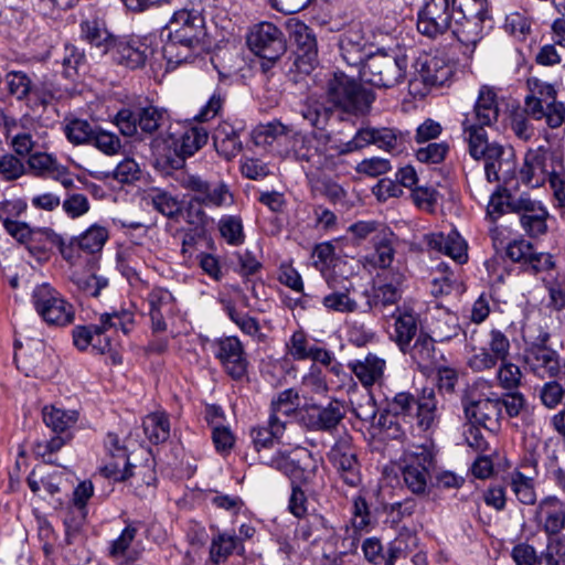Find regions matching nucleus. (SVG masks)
Segmentation results:
<instances>
[{
    "label": "nucleus",
    "instance_id": "f257e3e1",
    "mask_svg": "<svg viewBox=\"0 0 565 565\" xmlns=\"http://www.w3.org/2000/svg\"><path fill=\"white\" fill-rule=\"evenodd\" d=\"M134 316L129 311L106 312L99 317L98 323L77 326L73 329V342L79 350L89 345L96 352L105 354L114 352V335L120 329L125 334L131 331Z\"/></svg>",
    "mask_w": 565,
    "mask_h": 565
},
{
    "label": "nucleus",
    "instance_id": "f03ea898",
    "mask_svg": "<svg viewBox=\"0 0 565 565\" xmlns=\"http://www.w3.org/2000/svg\"><path fill=\"white\" fill-rule=\"evenodd\" d=\"M326 96L330 104L348 114H363L375 99L372 90L343 72H334L327 79Z\"/></svg>",
    "mask_w": 565,
    "mask_h": 565
},
{
    "label": "nucleus",
    "instance_id": "7ed1b4c3",
    "mask_svg": "<svg viewBox=\"0 0 565 565\" xmlns=\"http://www.w3.org/2000/svg\"><path fill=\"white\" fill-rule=\"evenodd\" d=\"M262 463L281 472L291 483L311 484L316 481L321 458L306 448L277 450L270 456L259 455Z\"/></svg>",
    "mask_w": 565,
    "mask_h": 565
},
{
    "label": "nucleus",
    "instance_id": "20e7f679",
    "mask_svg": "<svg viewBox=\"0 0 565 565\" xmlns=\"http://www.w3.org/2000/svg\"><path fill=\"white\" fill-rule=\"evenodd\" d=\"M407 64L405 54L379 50L363 62L361 77L376 88H393L405 81Z\"/></svg>",
    "mask_w": 565,
    "mask_h": 565
},
{
    "label": "nucleus",
    "instance_id": "39448f33",
    "mask_svg": "<svg viewBox=\"0 0 565 565\" xmlns=\"http://www.w3.org/2000/svg\"><path fill=\"white\" fill-rule=\"evenodd\" d=\"M331 136L328 131L301 132L294 129L284 150L286 158L307 163L310 168L321 170L329 163L331 157L329 143Z\"/></svg>",
    "mask_w": 565,
    "mask_h": 565
},
{
    "label": "nucleus",
    "instance_id": "423d86ee",
    "mask_svg": "<svg viewBox=\"0 0 565 565\" xmlns=\"http://www.w3.org/2000/svg\"><path fill=\"white\" fill-rule=\"evenodd\" d=\"M170 43L164 46V55L172 61L177 45L194 49L204 36V17L195 9H181L173 13L168 23Z\"/></svg>",
    "mask_w": 565,
    "mask_h": 565
},
{
    "label": "nucleus",
    "instance_id": "0eeeda50",
    "mask_svg": "<svg viewBox=\"0 0 565 565\" xmlns=\"http://www.w3.org/2000/svg\"><path fill=\"white\" fill-rule=\"evenodd\" d=\"M412 67L408 84L411 94L415 96H425L428 88L445 85L454 75V67L448 61L426 53L420 54Z\"/></svg>",
    "mask_w": 565,
    "mask_h": 565
},
{
    "label": "nucleus",
    "instance_id": "6e6552de",
    "mask_svg": "<svg viewBox=\"0 0 565 565\" xmlns=\"http://www.w3.org/2000/svg\"><path fill=\"white\" fill-rule=\"evenodd\" d=\"M434 452L424 445L406 450L402 458V479L408 491L416 495L428 493V482L434 468Z\"/></svg>",
    "mask_w": 565,
    "mask_h": 565
},
{
    "label": "nucleus",
    "instance_id": "1a4fd4ad",
    "mask_svg": "<svg viewBox=\"0 0 565 565\" xmlns=\"http://www.w3.org/2000/svg\"><path fill=\"white\" fill-rule=\"evenodd\" d=\"M507 207L519 217V223L526 236L537 238L548 231L550 212L544 203L532 198L527 192L509 194Z\"/></svg>",
    "mask_w": 565,
    "mask_h": 565
},
{
    "label": "nucleus",
    "instance_id": "9d476101",
    "mask_svg": "<svg viewBox=\"0 0 565 565\" xmlns=\"http://www.w3.org/2000/svg\"><path fill=\"white\" fill-rule=\"evenodd\" d=\"M246 41L249 50L263 60L264 72H267L286 52L284 34L271 22H259L250 26Z\"/></svg>",
    "mask_w": 565,
    "mask_h": 565
},
{
    "label": "nucleus",
    "instance_id": "9b49d317",
    "mask_svg": "<svg viewBox=\"0 0 565 565\" xmlns=\"http://www.w3.org/2000/svg\"><path fill=\"white\" fill-rule=\"evenodd\" d=\"M178 184L194 194V200L207 207H225L234 202L228 185L223 181H207L199 174L180 170L174 174Z\"/></svg>",
    "mask_w": 565,
    "mask_h": 565
},
{
    "label": "nucleus",
    "instance_id": "f8f14e48",
    "mask_svg": "<svg viewBox=\"0 0 565 565\" xmlns=\"http://www.w3.org/2000/svg\"><path fill=\"white\" fill-rule=\"evenodd\" d=\"M525 97L524 110L534 120L545 119L546 125L556 129L565 121V106L556 100V92L550 84H541Z\"/></svg>",
    "mask_w": 565,
    "mask_h": 565
},
{
    "label": "nucleus",
    "instance_id": "ddd939ff",
    "mask_svg": "<svg viewBox=\"0 0 565 565\" xmlns=\"http://www.w3.org/2000/svg\"><path fill=\"white\" fill-rule=\"evenodd\" d=\"M407 141V135L388 127H366L359 129L353 138L337 148L338 153L347 154L375 145L388 152H401Z\"/></svg>",
    "mask_w": 565,
    "mask_h": 565
},
{
    "label": "nucleus",
    "instance_id": "4468645a",
    "mask_svg": "<svg viewBox=\"0 0 565 565\" xmlns=\"http://www.w3.org/2000/svg\"><path fill=\"white\" fill-rule=\"evenodd\" d=\"M32 302L40 317L49 324L66 326L74 320V308L49 284L34 288Z\"/></svg>",
    "mask_w": 565,
    "mask_h": 565
},
{
    "label": "nucleus",
    "instance_id": "2eb2a0df",
    "mask_svg": "<svg viewBox=\"0 0 565 565\" xmlns=\"http://www.w3.org/2000/svg\"><path fill=\"white\" fill-rule=\"evenodd\" d=\"M167 118V111L156 106H147L136 111L125 108L117 113L115 124L120 132L127 137L137 135L152 136L157 132Z\"/></svg>",
    "mask_w": 565,
    "mask_h": 565
},
{
    "label": "nucleus",
    "instance_id": "dca6fc26",
    "mask_svg": "<svg viewBox=\"0 0 565 565\" xmlns=\"http://www.w3.org/2000/svg\"><path fill=\"white\" fill-rule=\"evenodd\" d=\"M107 54L114 63L136 70L146 64L153 49L149 38L122 35L115 36Z\"/></svg>",
    "mask_w": 565,
    "mask_h": 565
},
{
    "label": "nucleus",
    "instance_id": "f3484780",
    "mask_svg": "<svg viewBox=\"0 0 565 565\" xmlns=\"http://www.w3.org/2000/svg\"><path fill=\"white\" fill-rule=\"evenodd\" d=\"M556 173L554 156L544 146L529 149L519 171L521 182L532 189L543 186Z\"/></svg>",
    "mask_w": 565,
    "mask_h": 565
},
{
    "label": "nucleus",
    "instance_id": "a211bd4d",
    "mask_svg": "<svg viewBox=\"0 0 565 565\" xmlns=\"http://www.w3.org/2000/svg\"><path fill=\"white\" fill-rule=\"evenodd\" d=\"M296 536L312 545L323 544L322 550L327 552L340 548V542L344 537L321 514H311L299 522Z\"/></svg>",
    "mask_w": 565,
    "mask_h": 565
},
{
    "label": "nucleus",
    "instance_id": "6ab92c4d",
    "mask_svg": "<svg viewBox=\"0 0 565 565\" xmlns=\"http://www.w3.org/2000/svg\"><path fill=\"white\" fill-rule=\"evenodd\" d=\"M452 19L450 0H426L418 13L417 29L428 38H437L451 29Z\"/></svg>",
    "mask_w": 565,
    "mask_h": 565
},
{
    "label": "nucleus",
    "instance_id": "aec40b11",
    "mask_svg": "<svg viewBox=\"0 0 565 565\" xmlns=\"http://www.w3.org/2000/svg\"><path fill=\"white\" fill-rule=\"evenodd\" d=\"M328 457L348 486L356 487L360 484V465L356 458V449L350 436H341L331 447Z\"/></svg>",
    "mask_w": 565,
    "mask_h": 565
},
{
    "label": "nucleus",
    "instance_id": "412c9836",
    "mask_svg": "<svg viewBox=\"0 0 565 565\" xmlns=\"http://www.w3.org/2000/svg\"><path fill=\"white\" fill-rule=\"evenodd\" d=\"M328 292L321 298V305L327 312L353 313L359 310L358 301L352 298L353 282L347 277H328Z\"/></svg>",
    "mask_w": 565,
    "mask_h": 565
},
{
    "label": "nucleus",
    "instance_id": "4be33fe9",
    "mask_svg": "<svg viewBox=\"0 0 565 565\" xmlns=\"http://www.w3.org/2000/svg\"><path fill=\"white\" fill-rule=\"evenodd\" d=\"M511 344L508 337L500 330L493 329L489 333L487 348H481L472 354L468 365L476 372H482L494 367L500 361L510 355Z\"/></svg>",
    "mask_w": 565,
    "mask_h": 565
},
{
    "label": "nucleus",
    "instance_id": "5701e85b",
    "mask_svg": "<svg viewBox=\"0 0 565 565\" xmlns=\"http://www.w3.org/2000/svg\"><path fill=\"white\" fill-rule=\"evenodd\" d=\"M290 40L297 46L296 63L303 72H309L317 62L318 46L313 31L302 21L290 19L287 22Z\"/></svg>",
    "mask_w": 565,
    "mask_h": 565
},
{
    "label": "nucleus",
    "instance_id": "b1692460",
    "mask_svg": "<svg viewBox=\"0 0 565 565\" xmlns=\"http://www.w3.org/2000/svg\"><path fill=\"white\" fill-rule=\"evenodd\" d=\"M393 319L390 338L406 354L409 343L420 333V316L413 308L395 307L387 316Z\"/></svg>",
    "mask_w": 565,
    "mask_h": 565
},
{
    "label": "nucleus",
    "instance_id": "393cba45",
    "mask_svg": "<svg viewBox=\"0 0 565 565\" xmlns=\"http://www.w3.org/2000/svg\"><path fill=\"white\" fill-rule=\"evenodd\" d=\"M344 417L343 406L339 401H332L327 406L317 404L306 405L299 412L300 423L310 430L330 431Z\"/></svg>",
    "mask_w": 565,
    "mask_h": 565
},
{
    "label": "nucleus",
    "instance_id": "a878e982",
    "mask_svg": "<svg viewBox=\"0 0 565 565\" xmlns=\"http://www.w3.org/2000/svg\"><path fill=\"white\" fill-rule=\"evenodd\" d=\"M522 361L524 370L540 380L555 379L561 373L559 354L551 347L524 349Z\"/></svg>",
    "mask_w": 565,
    "mask_h": 565
},
{
    "label": "nucleus",
    "instance_id": "bb28decb",
    "mask_svg": "<svg viewBox=\"0 0 565 565\" xmlns=\"http://www.w3.org/2000/svg\"><path fill=\"white\" fill-rule=\"evenodd\" d=\"M461 126L463 139L468 143L469 153L473 159L481 160L486 154H489V157L493 159L501 152H504L501 145L489 142L484 128L490 125H481L470 119H463Z\"/></svg>",
    "mask_w": 565,
    "mask_h": 565
},
{
    "label": "nucleus",
    "instance_id": "cd10ccee",
    "mask_svg": "<svg viewBox=\"0 0 565 565\" xmlns=\"http://www.w3.org/2000/svg\"><path fill=\"white\" fill-rule=\"evenodd\" d=\"M216 358L226 373L234 380H241L247 372V360L241 341L235 337L221 339L216 343Z\"/></svg>",
    "mask_w": 565,
    "mask_h": 565
},
{
    "label": "nucleus",
    "instance_id": "c85d7f7f",
    "mask_svg": "<svg viewBox=\"0 0 565 565\" xmlns=\"http://www.w3.org/2000/svg\"><path fill=\"white\" fill-rule=\"evenodd\" d=\"M149 316L151 319V330L153 332H163L167 330V320L171 318L177 309L173 295L166 288L154 287L148 296Z\"/></svg>",
    "mask_w": 565,
    "mask_h": 565
},
{
    "label": "nucleus",
    "instance_id": "c756f323",
    "mask_svg": "<svg viewBox=\"0 0 565 565\" xmlns=\"http://www.w3.org/2000/svg\"><path fill=\"white\" fill-rule=\"evenodd\" d=\"M458 18L454 19L451 32L454 36L466 47L463 54H472L477 43L482 38V23L488 17H471L463 8L457 12Z\"/></svg>",
    "mask_w": 565,
    "mask_h": 565
},
{
    "label": "nucleus",
    "instance_id": "7c9ffc66",
    "mask_svg": "<svg viewBox=\"0 0 565 565\" xmlns=\"http://www.w3.org/2000/svg\"><path fill=\"white\" fill-rule=\"evenodd\" d=\"M367 42L363 25L360 22L350 24L339 39L343 61L351 66L363 63Z\"/></svg>",
    "mask_w": 565,
    "mask_h": 565
},
{
    "label": "nucleus",
    "instance_id": "2f4dec72",
    "mask_svg": "<svg viewBox=\"0 0 565 565\" xmlns=\"http://www.w3.org/2000/svg\"><path fill=\"white\" fill-rule=\"evenodd\" d=\"M402 282L403 276L401 274H394L390 280L374 288L372 295L365 292L367 300L365 303L366 308L363 309V312L373 311L387 317L384 313V309L388 306L395 305L401 299Z\"/></svg>",
    "mask_w": 565,
    "mask_h": 565
},
{
    "label": "nucleus",
    "instance_id": "473e14b6",
    "mask_svg": "<svg viewBox=\"0 0 565 565\" xmlns=\"http://www.w3.org/2000/svg\"><path fill=\"white\" fill-rule=\"evenodd\" d=\"M425 242L430 249L449 256L458 264H463L468 259L467 243L456 230H451L448 234L443 232L427 234Z\"/></svg>",
    "mask_w": 565,
    "mask_h": 565
},
{
    "label": "nucleus",
    "instance_id": "72a5a7b5",
    "mask_svg": "<svg viewBox=\"0 0 565 565\" xmlns=\"http://www.w3.org/2000/svg\"><path fill=\"white\" fill-rule=\"evenodd\" d=\"M536 518L548 536L557 535L565 526V503L555 495H548L539 502Z\"/></svg>",
    "mask_w": 565,
    "mask_h": 565
},
{
    "label": "nucleus",
    "instance_id": "f704fd0d",
    "mask_svg": "<svg viewBox=\"0 0 565 565\" xmlns=\"http://www.w3.org/2000/svg\"><path fill=\"white\" fill-rule=\"evenodd\" d=\"M499 117V106L497 102V93L488 85H483L479 89L473 110L465 115V119L480 122L481 125H492L497 122Z\"/></svg>",
    "mask_w": 565,
    "mask_h": 565
},
{
    "label": "nucleus",
    "instance_id": "c9c22d12",
    "mask_svg": "<svg viewBox=\"0 0 565 565\" xmlns=\"http://www.w3.org/2000/svg\"><path fill=\"white\" fill-rule=\"evenodd\" d=\"M287 422L276 415H269L266 425H258L250 429V438L254 448L260 454L278 443L286 430Z\"/></svg>",
    "mask_w": 565,
    "mask_h": 565
},
{
    "label": "nucleus",
    "instance_id": "e433bc0d",
    "mask_svg": "<svg viewBox=\"0 0 565 565\" xmlns=\"http://www.w3.org/2000/svg\"><path fill=\"white\" fill-rule=\"evenodd\" d=\"M502 403L498 397L486 399L480 404L463 409L467 419L477 426H482L489 430L498 427L501 416Z\"/></svg>",
    "mask_w": 565,
    "mask_h": 565
},
{
    "label": "nucleus",
    "instance_id": "4c0bfd02",
    "mask_svg": "<svg viewBox=\"0 0 565 565\" xmlns=\"http://www.w3.org/2000/svg\"><path fill=\"white\" fill-rule=\"evenodd\" d=\"M386 362L376 354L369 353L363 360L349 363V367L363 386H372L382 380Z\"/></svg>",
    "mask_w": 565,
    "mask_h": 565
},
{
    "label": "nucleus",
    "instance_id": "58836bf2",
    "mask_svg": "<svg viewBox=\"0 0 565 565\" xmlns=\"http://www.w3.org/2000/svg\"><path fill=\"white\" fill-rule=\"evenodd\" d=\"M234 553H244V545L237 535L218 532L213 536L210 545V559L213 564L224 563Z\"/></svg>",
    "mask_w": 565,
    "mask_h": 565
},
{
    "label": "nucleus",
    "instance_id": "ea45409f",
    "mask_svg": "<svg viewBox=\"0 0 565 565\" xmlns=\"http://www.w3.org/2000/svg\"><path fill=\"white\" fill-rule=\"evenodd\" d=\"M439 409L436 393L433 388L423 390L422 395L416 402L417 425L428 430L439 423Z\"/></svg>",
    "mask_w": 565,
    "mask_h": 565
},
{
    "label": "nucleus",
    "instance_id": "a19ab883",
    "mask_svg": "<svg viewBox=\"0 0 565 565\" xmlns=\"http://www.w3.org/2000/svg\"><path fill=\"white\" fill-rule=\"evenodd\" d=\"M213 143L220 156L226 160L236 157L243 149L235 129L228 124H221L214 131Z\"/></svg>",
    "mask_w": 565,
    "mask_h": 565
},
{
    "label": "nucleus",
    "instance_id": "79ce46f5",
    "mask_svg": "<svg viewBox=\"0 0 565 565\" xmlns=\"http://www.w3.org/2000/svg\"><path fill=\"white\" fill-rule=\"evenodd\" d=\"M81 38L92 46L107 54L115 35L110 34L105 24L97 19L84 20L81 23Z\"/></svg>",
    "mask_w": 565,
    "mask_h": 565
},
{
    "label": "nucleus",
    "instance_id": "37998d69",
    "mask_svg": "<svg viewBox=\"0 0 565 565\" xmlns=\"http://www.w3.org/2000/svg\"><path fill=\"white\" fill-rule=\"evenodd\" d=\"M146 200L157 212L169 218H175L182 212V202L178 199V196L172 195L170 192L163 189H149L146 195Z\"/></svg>",
    "mask_w": 565,
    "mask_h": 565
},
{
    "label": "nucleus",
    "instance_id": "c03bdc74",
    "mask_svg": "<svg viewBox=\"0 0 565 565\" xmlns=\"http://www.w3.org/2000/svg\"><path fill=\"white\" fill-rule=\"evenodd\" d=\"M34 132L35 127L32 122L30 126L23 124L8 126L7 138L10 139L11 147L17 154L25 157L31 153L35 146Z\"/></svg>",
    "mask_w": 565,
    "mask_h": 565
},
{
    "label": "nucleus",
    "instance_id": "a18cd8bd",
    "mask_svg": "<svg viewBox=\"0 0 565 565\" xmlns=\"http://www.w3.org/2000/svg\"><path fill=\"white\" fill-rule=\"evenodd\" d=\"M142 427L152 444L164 443L170 437V419L164 412H154L147 415L142 422Z\"/></svg>",
    "mask_w": 565,
    "mask_h": 565
},
{
    "label": "nucleus",
    "instance_id": "49530a36",
    "mask_svg": "<svg viewBox=\"0 0 565 565\" xmlns=\"http://www.w3.org/2000/svg\"><path fill=\"white\" fill-rule=\"evenodd\" d=\"M359 536L348 535L340 542V548L323 551V556L330 559L331 565H359L360 557L356 554Z\"/></svg>",
    "mask_w": 565,
    "mask_h": 565
},
{
    "label": "nucleus",
    "instance_id": "de8ad7c7",
    "mask_svg": "<svg viewBox=\"0 0 565 565\" xmlns=\"http://www.w3.org/2000/svg\"><path fill=\"white\" fill-rule=\"evenodd\" d=\"M78 420V413L72 409H63L53 405L43 408V422L55 433H64L72 428Z\"/></svg>",
    "mask_w": 565,
    "mask_h": 565
},
{
    "label": "nucleus",
    "instance_id": "09e8293b",
    "mask_svg": "<svg viewBox=\"0 0 565 565\" xmlns=\"http://www.w3.org/2000/svg\"><path fill=\"white\" fill-rule=\"evenodd\" d=\"M509 486L516 499L526 505H533L536 502V492L534 479L526 477L520 471H513L509 478Z\"/></svg>",
    "mask_w": 565,
    "mask_h": 565
},
{
    "label": "nucleus",
    "instance_id": "8fccbe9b",
    "mask_svg": "<svg viewBox=\"0 0 565 565\" xmlns=\"http://www.w3.org/2000/svg\"><path fill=\"white\" fill-rule=\"evenodd\" d=\"M414 340V344H412V342L409 343V348L406 353H408L418 365H430L435 358V338L420 332Z\"/></svg>",
    "mask_w": 565,
    "mask_h": 565
},
{
    "label": "nucleus",
    "instance_id": "3c124183",
    "mask_svg": "<svg viewBox=\"0 0 565 565\" xmlns=\"http://www.w3.org/2000/svg\"><path fill=\"white\" fill-rule=\"evenodd\" d=\"M393 232L386 228H382L377 234H375L373 238L375 247V253L373 255V264L375 266L385 268L390 266L391 263L393 262Z\"/></svg>",
    "mask_w": 565,
    "mask_h": 565
},
{
    "label": "nucleus",
    "instance_id": "603ef678",
    "mask_svg": "<svg viewBox=\"0 0 565 565\" xmlns=\"http://www.w3.org/2000/svg\"><path fill=\"white\" fill-rule=\"evenodd\" d=\"M431 337L444 342L456 338L460 332L458 318L449 312H440L431 323Z\"/></svg>",
    "mask_w": 565,
    "mask_h": 565
},
{
    "label": "nucleus",
    "instance_id": "864d4df0",
    "mask_svg": "<svg viewBox=\"0 0 565 565\" xmlns=\"http://www.w3.org/2000/svg\"><path fill=\"white\" fill-rule=\"evenodd\" d=\"M28 163L38 175H50L54 179H60L66 174V169L58 164L53 156L45 152L31 154Z\"/></svg>",
    "mask_w": 565,
    "mask_h": 565
},
{
    "label": "nucleus",
    "instance_id": "5fc2aeb1",
    "mask_svg": "<svg viewBox=\"0 0 565 565\" xmlns=\"http://www.w3.org/2000/svg\"><path fill=\"white\" fill-rule=\"evenodd\" d=\"M77 245L85 254H95L103 249L108 239L106 227L94 224L76 237Z\"/></svg>",
    "mask_w": 565,
    "mask_h": 565
},
{
    "label": "nucleus",
    "instance_id": "6e6d98bb",
    "mask_svg": "<svg viewBox=\"0 0 565 565\" xmlns=\"http://www.w3.org/2000/svg\"><path fill=\"white\" fill-rule=\"evenodd\" d=\"M209 134L203 127H191L180 139L179 151L183 157H191L207 142Z\"/></svg>",
    "mask_w": 565,
    "mask_h": 565
},
{
    "label": "nucleus",
    "instance_id": "4d7b16f0",
    "mask_svg": "<svg viewBox=\"0 0 565 565\" xmlns=\"http://www.w3.org/2000/svg\"><path fill=\"white\" fill-rule=\"evenodd\" d=\"M331 115V108L317 102L309 103L301 109L302 118L316 129L315 131H326Z\"/></svg>",
    "mask_w": 565,
    "mask_h": 565
},
{
    "label": "nucleus",
    "instance_id": "13d9d810",
    "mask_svg": "<svg viewBox=\"0 0 565 565\" xmlns=\"http://www.w3.org/2000/svg\"><path fill=\"white\" fill-rule=\"evenodd\" d=\"M315 344L309 342L307 334L301 331H295L286 342V352L292 360H309Z\"/></svg>",
    "mask_w": 565,
    "mask_h": 565
},
{
    "label": "nucleus",
    "instance_id": "bf43d9fd",
    "mask_svg": "<svg viewBox=\"0 0 565 565\" xmlns=\"http://www.w3.org/2000/svg\"><path fill=\"white\" fill-rule=\"evenodd\" d=\"M522 376L523 374L519 365L508 359L500 361L495 377L502 388L516 390L521 384Z\"/></svg>",
    "mask_w": 565,
    "mask_h": 565
},
{
    "label": "nucleus",
    "instance_id": "052dcab7",
    "mask_svg": "<svg viewBox=\"0 0 565 565\" xmlns=\"http://www.w3.org/2000/svg\"><path fill=\"white\" fill-rule=\"evenodd\" d=\"M139 527L136 523H128L121 531L120 535L110 542L109 556L111 558L125 557L129 552V547L134 543Z\"/></svg>",
    "mask_w": 565,
    "mask_h": 565
},
{
    "label": "nucleus",
    "instance_id": "680f3d73",
    "mask_svg": "<svg viewBox=\"0 0 565 565\" xmlns=\"http://www.w3.org/2000/svg\"><path fill=\"white\" fill-rule=\"evenodd\" d=\"M106 156H115L121 149L119 137L102 128H95L90 143Z\"/></svg>",
    "mask_w": 565,
    "mask_h": 565
},
{
    "label": "nucleus",
    "instance_id": "e2e57ef3",
    "mask_svg": "<svg viewBox=\"0 0 565 565\" xmlns=\"http://www.w3.org/2000/svg\"><path fill=\"white\" fill-rule=\"evenodd\" d=\"M524 349H539L548 347L550 333L539 323L526 321L522 327Z\"/></svg>",
    "mask_w": 565,
    "mask_h": 565
},
{
    "label": "nucleus",
    "instance_id": "0e129e2a",
    "mask_svg": "<svg viewBox=\"0 0 565 565\" xmlns=\"http://www.w3.org/2000/svg\"><path fill=\"white\" fill-rule=\"evenodd\" d=\"M298 398V392L292 388L285 390L271 402L269 415H276V417L282 419L288 417L295 412Z\"/></svg>",
    "mask_w": 565,
    "mask_h": 565
},
{
    "label": "nucleus",
    "instance_id": "69168bd1",
    "mask_svg": "<svg viewBox=\"0 0 565 565\" xmlns=\"http://www.w3.org/2000/svg\"><path fill=\"white\" fill-rule=\"evenodd\" d=\"M218 228L224 239L231 245H241L244 242L243 223L238 216H224L220 220Z\"/></svg>",
    "mask_w": 565,
    "mask_h": 565
},
{
    "label": "nucleus",
    "instance_id": "338daca9",
    "mask_svg": "<svg viewBox=\"0 0 565 565\" xmlns=\"http://www.w3.org/2000/svg\"><path fill=\"white\" fill-rule=\"evenodd\" d=\"M47 238L58 247L62 257L70 264H77L81 258L82 248L77 245L76 237L66 243L63 237L52 230H45Z\"/></svg>",
    "mask_w": 565,
    "mask_h": 565
},
{
    "label": "nucleus",
    "instance_id": "774afa93",
    "mask_svg": "<svg viewBox=\"0 0 565 565\" xmlns=\"http://www.w3.org/2000/svg\"><path fill=\"white\" fill-rule=\"evenodd\" d=\"M95 128L86 120L74 119L65 126V135L74 145L90 143Z\"/></svg>",
    "mask_w": 565,
    "mask_h": 565
}]
</instances>
